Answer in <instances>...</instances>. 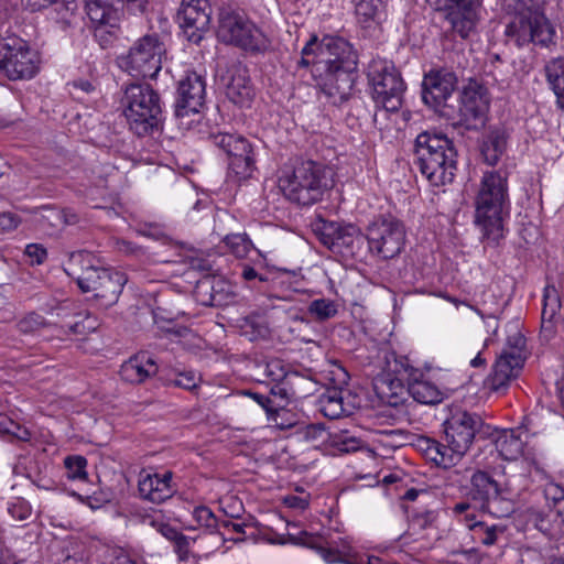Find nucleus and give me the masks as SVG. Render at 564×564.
<instances>
[{
    "label": "nucleus",
    "mask_w": 564,
    "mask_h": 564,
    "mask_svg": "<svg viewBox=\"0 0 564 564\" xmlns=\"http://www.w3.org/2000/svg\"><path fill=\"white\" fill-rule=\"evenodd\" d=\"M299 65H312L321 91L334 105L348 99L354 84L352 73L357 69V53L347 41L326 37L318 43L313 37L303 47Z\"/></svg>",
    "instance_id": "nucleus-1"
},
{
    "label": "nucleus",
    "mask_w": 564,
    "mask_h": 564,
    "mask_svg": "<svg viewBox=\"0 0 564 564\" xmlns=\"http://www.w3.org/2000/svg\"><path fill=\"white\" fill-rule=\"evenodd\" d=\"M474 224L482 240L498 245L505 237V221L510 216L508 177L500 171H486L474 197Z\"/></svg>",
    "instance_id": "nucleus-2"
},
{
    "label": "nucleus",
    "mask_w": 564,
    "mask_h": 564,
    "mask_svg": "<svg viewBox=\"0 0 564 564\" xmlns=\"http://www.w3.org/2000/svg\"><path fill=\"white\" fill-rule=\"evenodd\" d=\"M457 153L444 134L422 132L415 140V164L432 186L451 184L457 170Z\"/></svg>",
    "instance_id": "nucleus-3"
},
{
    "label": "nucleus",
    "mask_w": 564,
    "mask_h": 564,
    "mask_svg": "<svg viewBox=\"0 0 564 564\" xmlns=\"http://www.w3.org/2000/svg\"><path fill=\"white\" fill-rule=\"evenodd\" d=\"M279 186L289 200L312 205L333 186V172L321 163L302 161L280 177Z\"/></svg>",
    "instance_id": "nucleus-4"
},
{
    "label": "nucleus",
    "mask_w": 564,
    "mask_h": 564,
    "mask_svg": "<svg viewBox=\"0 0 564 564\" xmlns=\"http://www.w3.org/2000/svg\"><path fill=\"white\" fill-rule=\"evenodd\" d=\"M122 106L130 129L139 137L159 129L161 101L159 94L150 85H128L124 89Z\"/></svg>",
    "instance_id": "nucleus-5"
},
{
    "label": "nucleus",
    "mask_w": 564,
    "mask_h": 564,
    "mask_svg": "<svg viewBox=\"0 0 564 564\" xmlns=\"http://www.w3.org/2000/svg\"><path fill=\"white\" fill-rule=\"evenodd\" d=\"M372 99L386 112L398 111L403 104L406 85L392 61L372 58L367 68Z\"/></svg>",
    "instance_id": "nucleus-6"
},
{
    "label": "nucleus",
    "mask_w": 564,
    "mask_h": 564,
    "mask_svg": "<svg viewBox=\"0 0 564 564\" xmlns=\"http://www.w3.org/2000/svg\"><path fill=\"white\" fill-rule=\"evenodd\" d=\"M166 47L156 33L145 34L138 39L127 55L121 56L119 65L131 76L155 78L162 68V59Z\"/></svg>",
    "instance_id": "nucleus-7"
},
{
    "label": "nucleus",
    "mask_w": 564,
    "mask_h": 564,
    "mask_svg": "<svg viewBox=\"0 0 564 564\" xmlns=\"http://www.w3.org/2000/svg\"><path fill=\"white\" fill-rule=\"evenodd\" d=\"M40 69V55L19 36L0 40V70L11 80L31 79Z\"/></svg>",
    "instance_id": "nucleus-8"
},
{
    "label": "nucleus",
    "mask_w": 564,
    "mask_h": 564,
    "mask_svg": "<svg viewBox=\"0 0 564 564\" xmlns=\"http://www.w3.org/2000/svg\"><path fill=\"white\" fill-rule=\"evenodd\" d=\"M511 494L508 481L503 485L495 480L486 471H476L470 479L469 496L479 502V508L496 518L508 517L513 511L512 502L507 495Z\"/></svg>",
    "instance_id": "nucleus-9"
},
{
    "label": "nucleus",
    "mask_w": 564,
    "mask_h": 564,
    "mask_svg": "<svg viewBox=\"0 0 564 564\" xmlns=\"http://www.w3.org/2000/svg\"><path fill=\"white\" fill-rule=\"evenodd\" d=\"M218 35L227 43L252 52L265 51L270 44L267 35L258 26L234 12L220 15Z\"/></svg>",
    "instance_id": "nucleus-10"
},
{
    "label": "nucleus",
    "mask_w": 564,
    "mask_h": 564,
    "mask_svg": "<svg viewBox=\"0 0 564 564\" xmlns=\"http://www.w3.org/2000/svg\"><path fill=\"white\" fill-rule=\"evenodd\" d=\"M213 144L228 156L229 176L237 181L247 180L256 170L254 153L251 143L242 135L219 132L213 134Z\"/></svg>",
    "instance_id": "nucleus-11"
},
{
    "label": "nucleus",
    "mask_w": 564,
    "mask_h": 564,
    "mask_svg": "<svg viewBox=\"0 0 564 564\" xmlns=\"http://www.w3.org/2000/svg\"><path fill=\"white\" fill-rule=\"evenodd\" d=\"M555 31L544 14L531 10L517 14L507 25L506 35L518 46L534 43L547 46L553 42Z\"/></svg>",
    "instance_id": "nucleus-12"
},
{
    "label": "nucleus",
    "mask_w": 564,
    "mask_h": 564,
    "mask_svg": "<svg viewBox=\"0 0 564 564\" xmlns=\"http://www.w3.org/2000/svg\"><path fill=\"white\" fill-rule=\"evenodd\" d=\"M481 426L482 421L479 415L458 406L449 410V415L444 421V434L445 442L456 457L462 459L469 451Z\"/></svg>",
    "instance_id": "nucleus-13"
},
{
    "label": "nucleus",
    "mask_w": 564,
    "mask_h": 564,
    "mask_svg": "<svg viewBox=\"0 0 564 564\" xmlns=\"http://www.w3.org/2000/svg\"><path fill=\"white\" fill-rule=\"evenodd\" d=\"M367 240L372 252L382 259H392L404 247V226L392 217L378 219L368 227Z\"/></svg>",
    "instance_id": "nucleus-14"
},
{
    "label": "nucleus",
    "mask_w": 564,
    "mask_h": 564,
    "mask_svg": "<svg viewBox=\"0 0 564 564\" xmlns=\"http://www.w3.org/2000/svg\"><path fill=\"white\" fill-rule=\"evenodd\" d=\"M115 0H87L86 11L93 24L94 37L102 48L111 46L120 32V11Z\"/></svg>",
    "instance_id": "nucleus-15"
},
{
    "label": "nucleus",
    "mask_w": 564,
    "mask_h": 564,
    "mask_svg": "<svg viewBox=\"0 0 564 564\" xmlns=\"http://www.w3.org/2000/svg\"><path fill=\"white\" fill-rule=\"evenodd\" d=\"M489 99L487 91L476 83H469L464 87L460 95L458 109L459 120L466 129H479L485 126Z\"/></svg>",
    "instance_id": "nucleus-16"
},
{
    "label": "nucleus",
    "mask_w": 564,
    "mask_h": 564,
    "mask_svg": "<svg viewBox=\"0 0 564 564\" xmlns=\"http://www.w3.org/2000/svg\"><path fill=\"white\" fill-rule=\"evenodd\" d=\"M177 17L188 41L198 44L209 29L210 7L208 1L183 0Z\"/></svg>",
    "instance_id": "nucleus-17"
},
{
    "label": "nucleus",
    "mask_w": 564,
    "mask_h": 564,
    "mask_svg": "<svg viewBox=\"0 0 564 564\" xmlns=\"http://www.w3.org/2000/svg\"><path fill=\"white\" fill-rule=\"evenodd\" d=\"M66 274L74 280L83 292H94L98 282L101 281L102 273L109 272V269L98 267L95 258L86 251L73 252L64 265Z\"/></svg>",
    "instance_id": "nucleus-18"
},
{
    "label": "nucleus",
    "mask_w": 564,
    "mask_h": 564,
    "mask_svg": "<svg viewBox=\"0 0 564 564\" xmlns=\"http://www.w3.org/2000/svg\"><path fill=\"white\" fill-rule=\"evenodd\" d=\"M206 96V84L203 76L188 73L178 84L175 115L186 117L197 113L203 107Z\"/></svg>",
    "instance_id": "nucleus-19"
},
{
    "label": "nucleus",
    "mask_w": 564,
    "mask_h": 564,
    "mask_svg": "<svg viewBox=\"0 0 564 564\" xmlns=\"http://www.w3.org/2000/svg\"><path fill=\"white\" fill-rule=\"evenodd\" d=\"M479 6V0H445L446 20L462 39L474 32Z\"/></svg>",
    "instance_id": "nucleus-20"
},
{
    "label": "nucleus",
    "mask_w": 564,
    "mask_h": 564,
    "mask_svg": "<svg viewBox=\"0 0 564 564\" xmlns=\"http://www.w3.org/2000/svg\"><path fill=\"white\" fill-rule=\"evenodd\" d=\"M525 357L512 356L507 352H500L491 373L486 379V386L489 390L497 393H505L511 382L516 380L522 371Z\"/></svg>",
    "instance_id": "nucleus-21"
},
{
    "label": "nucleus",
    "mask_w": 564,
    "mask_h": 564,
    "mask_svg": "<svg viewBox=\"0 0 564 564\" xmlns=\"http://www.w3.org/2000/svg\"><path fill=\"white\" fill-rule=\"evenodd\" d=\"M457 77L454 73L441 69L432 70L423 79L422 99L431 107L444 104L454 93Z\"/></svg>",
    "instance_id": "nucleus-22"
},
{
    "label": "nucleus",
    "mask_w": 564,
    "mask_h": 564,
    "mask_svg": "<svg viewBox=\"0 0 564 564\" xmlns=\"http://www.w3.org/2000/svg\"><path fill=\"white\" fill-rule=\"evenodd\" d=\"M172 476L171 471L159 474L142 469L138 479L140 497L153 503L167 500L175 491L172 486Z\"/></svg>",
    "instance_id": "nucleus-23"
},
{
    "label": "nucleus",
    "mask_w": 564,
    "mask_h": 564,
    "mask_svg": "<svg viewBox=\"0 0 564 564\" xmlns=\"http://www.w3.org/2000/svg\"><path fill=\"white\" fill-rule=\"evenodd\" d=\"M156 372L155 361L147 352H139L121 365L119 375L123 381L139 384L156 375Z\"/></svg>",
    "instance_id": "nucleus-24"
},
{
    "label": "nucleus",
    "mask_w": 564,
    "mask_h": 564,
    "mask_svg": "<svg viewBox=\"0 0 564 564\" xmlns=\"http://www.w3.org/2000/svg\"><path fill=\"white\" fill-rule=\"evenodd\" d=\"M226 96L235 105L248 106L253 97V88L241 66H234L229 70V80L226 85Z\"/></svg>",
    "instance_id": "nucleus-25"
},
{
    "label": "nucleus",
    "mask_w": 564,
    "mask_h": 564,
    "mask_svg": "<svg viewBox=\"0 0 564 564\" xmlns=\"http://www.w3.org/2000/svg\"><path fill=\"white\" fill-rule=\"evenodd\" d=\"M126 283L127 278L123 273L109 270L102 273L101 281L94 290L95 299L101 307L108 308L117 303Z\"/></svg>",
    "instance_id": "nucleus-26"
},
{
    "label": "nucleus",
    "mask_w": 564,
    "mask_h": 564,
    "mask_svg": "<svg viewBox=\"0 0 564 564\" xmlns=\"http://www.w3.org/2000/svg\"><path fill=\"white\" fill-rule=\"evenodd\" d=\"M39 221L42 228L51 236L59 234L66 226L76 225L79 217L70 209H58L43 206L39 210Z\"/></svg>",
    "instance_id": "nucleus-27"
},
{
    "label": "nucleus",
    "mask_w": 564,
    "mask_h": 564,
    "mask_svg": "<svg viewBox=\"0 0 564 564\" xmlns=\"http://www.w3.org/2000/svg\"><path fill=\"white\" fill-rule=\"evenodd\" d=\"M388 0H352L357 23L364 29H370L381 23L386 15Z\"/></svg>",
    "instance_id": "nucleus-28"
},
{
    "label": "nucleus",
    "mask_w": 564,
    "mask_h": 564,
    "mask_svg": "<svg viewBox=\"0 0 564 564\" xmlns=\"http://www.w3.org/2000/svg\"><path fill=\"white\" fill-rule=\"evenodd\" d=\"M525 432L522 427L503 430L496 440V448L506 460H516L523 455Z\"/></svg>",
    "instance_id": "nucleus-29"
},
{
    "label": "nucleus",
    "mask_w": 564,
    "mask_h": 564,
    "mask_svg": "<svg viewBox=\"0 0 564 564\" xmlns=\"http://www.w3.org/2000/svg\"><path fill=\"white\" fill-rule=\"evenodd\" d=\"M278 424L281 430H293L292 434L299 441L312 444L313 446L325 443L330 436L323 423L300 422V424Z\"/></svg>",
    "instance_id": "nucleus-30"
},
{
    "label": "nucleus",
    "mask_w": 564,
    "mask_h": 564,
    "mask_svg": "<svg viewBox=\"0 0 564 564\" xmlns=\"http://www.w3.org/2000/svg\"><path fill=\"white\" fill-rule=\"evenodd\" d=\"M350 394L336 389H327L319 397V405L323 414L329 419H338L341 415L349 414V410L345 408V404H352L350 402Z\"/></svg>",
    "instance_id": "nucleus-31"
},
{
    "label": "nucleus",
    "mask_w": 564,
    "mask_h": 564,
    "mask_svg": "<svg viewBox=\"0 0 564 564\" xmlns=\"http://www.w3.org/2000/svg\"><path fill=\"white\" fill-rule=\"evenodd\" d=\"M561 308L560 291L554 284L546 285L543 293L541 324L547 334L554 332L555 322Z\"/></svg>",
    "instance_id": "nucleus-32"
},
{
    "label": "nucleus",
    "mask_w": 564,
    "mask_h": 564,
    "mask_svg": "<svg viewBox=\"0 0 564 564\" xmlns=\"http://www.w3.org/2000/svg\"><path fill=\"white\" fill-rule=\"evenodd\" d=\"M507 145L506 133L495 129L489 131L482 139L480 152L488 165H496L503 154Z\"/></svg>",
    "instance_id": "nucleus-33"
},
{
    "label": "nucleus",
    "mask_w": 564,
    "mask_h": 564,
    "mask_svg": "<svg viewBox=\"0 0 564 564\" xmlns=\"http://www.w3.org/2000/svg\"><path fill=\"white\" fill-rule=\"evenodd\" d=\"M408 393L422 404H435L443 400V392L437 386L424 379L409 378Z\"/></svg>",
    "instance_id": "nucleus-34"
},
{
    "label": "nucleus",
    "mask_w": 564,
    "mask_h": 564,
    "mask_svg": "<svg viewBox=\"0 0 564 564\" xmlns=\"http://www.w3.org/2000/svg\"><path fill=\"white\" fill-rule=\"evenodd\" d=\"M546 79L557 97V106L564 109V56L550 61L545 66Z\"/></svg>",
    "instance_id": "nucleus-35"
},
{
    "label": "nucleus",
    "mask_w": 564,
    "mask_h": 564,
    "mask_svg": "<svg viewBox=\"0 0 564 564\" xmlns=\"http://www.w3.org/2000/svg\"><path fill=\"white\" fill-rule=\"evenodd\" d=\"M401 378H382L377 381L376 390L382 401L392 406H397L401 401L404 393V386Z\"/></svg>",
    "instance_id": "nucleus-36"
},
{
    "label": "nucleus",
    "mask_w": 564,
    "mask_h": 564,
    "mask_svg": "<svg viewBox=\"0 0 564 564\" xmlns=\"http://www.w3.org/2000/svg\"><path fill=\"white\" fill-rule=\"evenodd\" d=\"M258 370L271 382H279L285 379H302L297 372L288 371L281 359L274 358L259 364Z\"/></svg>",
    "instance_id": "nucleus-37"
},
{
    "label": "nucleus",
    "mask_w": 564,
    "mask_h": 564,
    "mask_svg": "<svg viewBox=\"0 0 564 564\" xmlns=\"http://www.w3.org/2000/svg\"><path fill=\"white\" fill-rule=\"evenodd\" d=\"M194 293L197 302L204 306H218L221 304V297L216 290L215 280L209 276L197 282Z\"/></svg>",
    "instance_id": "nucleus-38"
},
{
    "label": "nucleus",
    "mask_w": 564,
    "mask_h": 564,
    "mask_svg": "<svg viewBox=\"0 0 564 564\" xmlns=\"http://www.w3.org/2000/svg\"><path fill=\"white\" fill-rule=\"evenodd\" d=\"M307 313L313 319L325 322L338 314V304L330 299H316L308 304Z\"/></svg>",
    "instance_id": "nucleus-39"
},
{
    "label": "nucleus",
    "mask_w": 564,
    "mask_h": 564,
    "mask_svg": "<svg viewBox=\"0 0 564 564\" xmlns=\"http://www.w3.org/2000/svg\"><path fill=\"white\" fill-rule=\"evenodd\" d=\"M432 447L426 453V457L434 462L437 466H442L444 468H449L456 465L460 458L456 457L452 452V448L448 447V443L442 444L440 442L431 443Z\"/></svg>",
    "instance_id": "nucleus-40"
},
{
    "label": "nucleus",
    "mask_w": 564,
    "mask_h": 564,
    "mask_svg": "<svg viewBox=\"0 0 564 564\" xmlns=\"http://www.w3.org/2000/svg\"><path fill=\"white\" fill-rule=\"evenodd\" d=\"M474 532L475 539L484 545H492L497 541L498 533L503 532V528L497 524L486 525L484 522H473L467 524Z\"/></svg>",
    "instance_id": "nucleus-41"
},
{
    "label": "nucleus",
    "mask_w": 564,
    "mask_h": 564,
    "mask_svg": "<svg viewBox=\"0 0 564 564\" xmlns=\"http://www.w3.org/2000/svg\"><path fill=\"white\" fill-rule=\"evenodd\" d=\"M64 467L66 469V476L68 479L80 481L87 480V459L84 456L70 455L65 457Z\"/></svg>",
    "instance_id": "nucleus-42"
},
{
    "label": "nucleus",
    "mask_w": 564,
    "mask_h": 564,
    "mask_svg": "<svg viewBox=\"0 0 564 564\" xmlns=\"http://www.w3.org/2000/svg\"><path fill=\"white\" fill-rule=\"evenodd\" d=\"M318 553L323 557V560L329 564L333 563H344L347 561H354V555L351 554V547L346 540L341 541L340 549H330V547H318Z\"/></svg>",
    "instance_id": "nucleus-43"
},
{
    "label": "nucleus",
    "mask_w": 564,
    "mask_h": 564,
    "mask_svg": "<svg viewBox=\"0 0 564 564\" xmlns=\"http://www.w3.org/2000/svg\"><path fill=\"white\" fill-rule=\"evenodd\" d=\"M344 227L334 223L321 219L315 224V232L319 236L321 241L328 248H334V243L343 232Z\"/></svg>",
    "instance_id": "nucleus-44"
},
{
    "label": "nucleus",
    "mask_w": 564,
    "mask_h": 564,
    "mask_svg": "<svg viewBox=\"0 0 564 564\" xmlns=\"http://www.w3.org/2000/svg\"><path fill=\"white\" fill-rule=\"evenodd\" d=\"M225 245L237 258H245L249 253L252 242L247 234H231L224 238Z\"/></svg>",
    "instance_id": "nucleus-45"
},
{
    "label": "nucleus",
    "mask_w": 564,
    "mask_h": 564,
    "mask_svg": "<svg viewBox=\"0 0 564 564\" xmlns=\"http://www.w3.org/2000/svg\"><path fill=\"white\" fill-rule=\"evenodd\" d=\"M171 541L174 543V550L178 556V560L182 562H188L191 558L196 560L197 556L191 552V545L195 542V540L184 535L176 530H171Z\"/></svg>",
    "instance_id": "nucleus-46"
},
{
    "label": "nucleus",
    "mask_w": 564,
    "mask_h": 564,
    "mask_svg": "<svg viewBox=\"0 0 564 564\" xmlns=\"http://www.w3.org/2000/svg\"><path fill=\"white\" fill-rule=\"evenodd\" d=\"M77 318L74 323H68L64 327H67L69 333L75 335H85L94 332L98 327L97 318L91 316L89 313H78L75 315Z\"/></svg>",
    "instance_id": "nucleus-47"
},
{
    "label": "nucleus",
    "mask_w": 564,
    "mask_h": 564,
    "mask_svg": "<svg viewBox=\"0 0 564 564\" xmlns=\"http://www.w3.org/2000/svg\"><path fill=\"white\" fill-rule=\"evenodd\" d=\"M329 441L332 446L341 453H350L361 447V441L347 432H338L330 434Z\"/></svg>",
    "instance_id": "nucleus-48"
},
{
    "label": "nucleus",
    "mask_w": 564,
    "mask_h": 564,
    "mask_svg": "<svg viewBox=\"0 0 564 564\" xmlns=\"http://www.w3.org/2000/svg\"><path fill=\"white\" fill-rule=\"evenodd\" d=\"M524 347H525V338L521 334L518 328V325H514L511 333L508 336L506 347L501 352H507L512 356L525 357L524 356Z\"/></svg>",
    "instance_id": "nucleus-49"
},
{
    "label": "nucleus",
    "mask_w": 564,
    "mask_h": 564,
    "mask_svg": "<svg viewBox=\"0 0 564 564\" xmlns=\"http://www.w3.org/2000/svg\"><path fill=\"white\" fill-rule=\"evenodd\" d=\"M45 325L46 324L44 317L36 313H30L25 315L17 323L19 332L25 335L36 333Z\"/></svg>",
    "instance_id": "nucleus-50"
},
{
    "label": "nucleus",
    "mask_w": 564,
    "mask_h": 564,
    "mask_svg": "<svg viewBox=\"0 0 564 564\" xmlns=\"http://www.w3.org/2000/svg\"><path fill=\"white\" fill-rule=\"evenodd\" d=\"M436 520V513L432 510H425L423 512H417L412 516L410 523H409V530H412L413 532L423 531L430 527L433 525V523Z\"/></svg>",
    "instance_id": "nucleus-51"
},
{
    "label": "nucleus",
    "mask_w": 564,
    "mask_h": 564,
    "mask_svg": "<svg viewBox=\"0 0 564 564\" xmlns=\"http://www.w3.org/2000/svg\"><path fill=\"white\" fill-rule=\"evenodd\" d=\"M544 496L547 501H553L555 513L561 516L564 511V489L556 484H547L544 488Z\"/></svg>",
    "instance_id": "nucleus-52"
},
{
    "label": "nucleus",
    "mask_w": 564,
    "mask_h": 564,
    "mask_svg": "<svg viewBox=\"0 0 564 564\" xmlns=\"http://www.w3.org/2000/svg\"><path fill=\"white\" fill-rule=\"evenodd\" d=\"M300 380L301 379H285L279 382H274L273 387L271 388V394L281 398L283 401L295 398L296 391L294 389V384L295 381Z\"/></svg>",
    "instance_id": "nucleus-53"
},
{
    "label": "nucleus",
    "mask_w": 564,
    "mask_h": 564,
    "mask_svg": "<svg viewBox=\"0 0 564 564\" xmlns=\"http://www.w3.org/2000/svg\"><path fill=\"white\" fill-rule=\"evenodd\" d=\"M199 377L192 370L180 371L176 377L171 380V383L175 387L192 390L197 387Z\"/></svg>",
    "instance_id": "nucleus-54"
},
{
    "label": "nucleus",
    "mask_w": 564,
    "mask_h": 564,
    "mask_svg": "<svg viewBox=\"0 0 564 564\" xmlns=\"http://www.w3.org/2000/svg\"><path fill=\"white\" fill-rule=\"evenodd\" d=\"M193 516L195 521L202 527H206L207 529H214L217 527V519L215 514L205 506L196 507L193 511Z\"/></svg>",
    "instance_id": "nucleus-55"
},
{
    "label": "nucleus",
    "mask_w": 564,
    "mask_h": 564,
    "mask_svg": "<svg viewBox=\"0 0 564 564\" xmlns=\"http://www.w3.org/2000/svg\"><path fill=\"white\" fill-rule=\"evenodd\" d=\"M24 254L30 259L32 265H40L47 258L46 249L40 243H29L25 247Z\"/></svg>",
    "instance_id": "nucleus-56"
},
{
    "label": "nucleus",
    "mask_w": 564,
    "mask_h": 564,
    "mask_svg": "<svg viewBox=\"0 0 564 564\" xmlns=\"http://www.w3.org/2000/svg\"><path fill=\"white\" fill-rule=\"evenodd\" d=\"M359 234L356 227L354 226H346L343 229V232H340L339 237L334 243V248H341V247H350L355 242V240H359Z\"/></svg>",
    "instance_id": "nucleus-57"
},
{
    "label": "nucleus",
    "mask_w": 564,
    "mask_h": 564,
    "mask_svg": "<svg viewBox=\"0 0 564 564\" xmlns=\"http://www.w3.org/2000/svg\"><path fill=\"white\" fill-rule=\"evenodd\" d=\"M8 511L10 516L19 521H23L31 516V508L24 500H19L9 506Z\"/></svg>",
    "instance_id": "nucleus-58"
},
{
    "label": "nucleus",
    "mask_w": 564,
    "mask_h": 564,
    "mask_svg": "<svg viewBox=\"0 0 564 564\" xmlns=\"http://www.w3.org/2000/svg\"><path fill=\"white\" fill-rule=\"evenodd\" d=\"M292 275L288 271H278L273 274H271V288L273 290L276 289H290V280Z\"/></svg>",
    "instance_id": "nucleus-59"
},
{
    "label": "nucleus",
    "mask_w": 564,
    "mask_h": 564,
    "mask_svg": "<svg viewBox=\"0 0 564 564\" xmlns=\"http://www.w3.org/2000/svg\"><path fill=\"white\" fill-rule=\"evenodd\" d=\"M19 218L11 213L0 214V231H10L18 227Z\"/></svg>",
    "instance_id": "nucleus-60"
},
{
    "label": "nucleus",
    "mask_w": 564,
    "mask_h": 564,
    "mask_svg": "<svg viewBox=\"0 0 564 564\" xmlns=\"http://www.w3.org/2000/svg\"><path fill=\"white\" fill-rule=\"evenodd\" d=\"M9 435L18 441H21V442H28V441H30V437H31L29 430L21 426L17 422L13 423Z\"/></svg>",
    "instance_id": "nucleus-61"
},
{
    "label": "nucleus",
    "mask_w": 564,
    "mask_h": 564,
    "mask_svg": "<svg viewBox=\"0 0 564 564\" xmlns=\"http://www.w3.org/2000/svg\"><path fill=\"white\" fill-rule=\"evenodd\" d=\"M247 324L256 330L257 337H265L269 334V328L263 321H257L253 317L247 319Z\"/></svg>",
    "instance_id": "nucleus-62"
},
{
    "label": "nucleus",
    "mask_w": 564,
    "mask_h": 564,
    "mask_svg": "<svg viewBox=\"0 0 564 564\" xmlns=\"http://www.w3.org/2000/svg\"><path fill=\"white\" fill-rule=\"evenodd\" d=\"M284 502L290 508H296V509H305L308 506V502L306 499L297 497V496H288L284 499Z\"/></svg>",
    "instance_id": "nucleus-63"
},
{
    "label": "nucleus",
    "mask_w": 564,
    "mask_h": 564,
    "mask_svg": "<svg viewBox=\"0 0 564 564\" xmlns=\"http://www.w3.org/2000/svg\"><path fill=\"white\" fill-rule=\"evenodd\" d=\"M346 564H388V563H386L382 558H380L378 556L369 555L366 557V560L356 558L354 556V561H347Z\"/></svg>",
    "instance_id": "nucleus-64"
}]
</instances>
